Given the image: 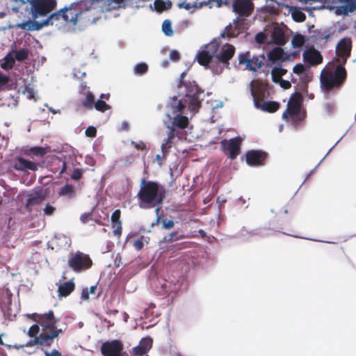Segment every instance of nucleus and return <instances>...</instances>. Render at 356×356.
Here are the masks:
<instances>
[{
    "instance_id": "61",
    "label": "nucleus",
    "mask_w": 356,
    "mask_h": 356,
    "mask_svg": "<svg viewBox=\"0 0 356 356\" xmlns=\"http://www.w3.org/2000/svg\"><path fill=\"white\" fill-rule=\"evenodd\" d=\"M10 81L8 76L3 74L0 72V88L5 86Z\"/></svg>"
},
{
    "instance_id": "32",
    "label": "nucleus",
    "mask_w": 356,
    "mask_h": 356,
    "mask_svg": "<svg viewBox=\"0 0 356 356\" xmlns=\"http://www.w3.org/2000/svg\"><path fill=\"white\" fill-rule=\"evenodd\" d=\"M101 3V0H81L77 6H79V8L80 9L79 12H86L91 9L95 8L97 7V4Z\"/></svg>"
},
{
    "instance_id": "59",
    "label": "nucleus",
    "mask_w": 356,
    "mask_h": 356,
    "mask_svg": "<svg viewBox=\"0 0 356 356\" xmlns=\"http://www.w3.org/2000/svg\"><path fill=\"white\" fill-rule=\"evenodd\" d=\"M131 145H134V147L137 150H145L147 149L146 145L143 141L139 142H134L131 141Z\"/></svg>"
},
{
    "instance_id": "12",
    "label": "nucleus",
    "mask_w": 356,
    "mask_h": 356,
    "mask_svg": "<svg viewBox=\"0 0 356 356\" xmlns=\"http://www.w3.org/2000/svg\"><path fill=\"white\" fill-rule=\"evenodd\" d=\"M101 353L103 356H127L123 351L124 346L120 340L108 341L101 346Z\"/></svg>"
},
{
    "instance_id": "16",
    "label": "nucleus",
    "mask_w": 356,
    "mask_h": 356,
    "mask_svg": "<svg viewBox=\"0 0 356 356\" xmlns=\"http://www.w3.org/2000/svg\"><path fill=\"white\" fill-rule=\"evenodd\" d=\"M47 198V194L42 190L35 191L26 195L24 203V209L28 213H31L36 209V207L40 206Z\"/></svg>"
},
{
    "instance_id": "3",
    "label": "nucleus",
    "mask_w": 356,
    "mask_h": 356,
    "mask_svg": "<svg viewBox=\"0 0 356 356\" xmlns=\"http://www.w3.org/2000/svg\"><path fill=\"white\" fill-rule=\"evenodd\" d=\"M347 78V72L343 66L338 65L334 72H322L321 74V86L326 92L340 88Z\"/></svg>"
},
{
    "instance_id": "26",
    "label": "nucleus",
    "mask_w": 356,
    "mask_h": 356,
    "mask_svg": "<svg viewBox=\"0 0 356 356\" xmlns=\"http://www.w3.org/2000/svg\"><path fill=\"white\" fill-rule=\"evenodd\" d=\"M64 11L62 14V19L65 23H72L73 25H76L78 21V18L81 15V12L75 10L72 8H65Z\"/></svg>"
},
{
    "instance_id": "27",
    "label": "nucleus",
    "mask_w": 356,
    "mask_h": 356,
    "mask_svg": "<svg viewBox=\"0 0 356 356\" xmlns=\"http://www.w3.org/2000/svg\"><path fill=\"white\" fill-rule=\"evenodd\" d=\"M213 54L208 51L202 50L199 51L196 56V59L198 63L206 68H210L209 64L211 63L213 60Z\"/></svg>"
},
{
    "instance_id": "64",
    "label": "nucleus",
    "mask_w": 356,
    "mask_h": 356,
    "mask_svg": "<svg viewBox=\"0 0 356 356\" xmlns=\"http://www.w3.org/2000/svg\"><path fill=\"white\" fill-rule=\"evenodd\" d=\"M278 83H280V86L284 89H289L291 87V84L289 81L282 79L280 81H278Z\"/></svg>"
},
{
    "instance_id": "5",
    "label": "nucleus",
    "mask_w": 356,
    "mask_h": 356,
    "mask_svg": "<svg viewBox=\"0 0 356 356\" xmlns=\"http://www.w3.org/2000/svg\"><path fill=\"white\" fill-rule=\"evenodd\" d=\"M67 264L74 272L81 273L89 269L92 265V261L88 254L76 251L70 256Z\"/></svg>"
},
{
    "instance_id": "60",
    "label": "nucleus",
    "mask_w": 356,
    "mask_h": 356,
    "mask_svg": "<svg viewBox=\"0 0 356 356\" xmlns=\"http://www.w3.org/2000/svg\"><path fill=\"white\" fill-rule=\"evenodd\" d=\"M266 39V35L263 32L258 33L255 35V41L257 43L263 44L265 42Z\"/></svg>"
},
{
    "instance_id": "23",
    "label": "nucleus",
    "mask_w": 356,
    "mask_h": 356,
    "mask_svg": "<svg viewBox=\"0 0 356 356\" xmlns=\"http://www.w3.org/2000/svg\"><path fill=\"white\" fill-rule=\"evenodd\" d=\"M169 129L168 137L163 140V143L161 145V150L163 154H166L169 151V149L172 147V145L174 143L173 140L175 139V137L181 138L180 131L176 129Z\"/></svg>"
},
{
    "instance_id": "4",
    "label": "nucleus",
    "mask_w": 356,
    "mask_h": 356,
    "mask_svg": "<svg viewBox=\"0 0 356 356\" xmlns=\"http://www.w3.org/2000/svg\"><path fill=\"white\" fill-rule=\"evenodd\" d=\"M15 2H20L25 4L30 2L31 14L35 19L40 17L48 15L56 7V0H14Z\"/></svg>"
},
{
    "instance_id": "63",
    "label": "nucleus",
    "mask_w": 356,
    "mask_h": 356,
    "mask_svg": "<svg viewBox=\"0 0 356 356\" xmlns=\"http://www.w3.org/2000/svg\"><path fill=\"white\" fill-rule=\"evenodd\" d=\"M325 109L327 113L331 114L334 110V104L331 102L327 103L325 105Z\"/></svg>"
},
{
    "instance_id": "10",
    "label": "nucleus",
    "mask_w": 356,
    "mask_h": 356,
    "mask_svg": "<svg viewBox=\"0 0 356 356\" xmlns=\"http://www.w3.org/2000/svg\"><path fill=\"white\" fill-rule=\"evenodd\" d=\"M352 49V42L349 38L341 39L336 45V54L337 56V62L339 65L343 66L350 56Z\"/></svg>"
},
{
    "instance_id": "57",
    "label": "nucleus",
    "mask_w": 356,
    "mask_h": 356,
    "mask_svg": "<svg viewBox=\"0 0 356 356\" xmlns=\"http://www.w3.org/2000/svg\"><path fill=\"white\" fill-rule=\"evenodd\" d=\"M306 70L305 69V67L303 64L302 63H298L296 64L293 68V73L296 74H298V75H300L302 74Z\"/></svg>"
},
{
    "instance_id": "34",
    "label": "nucleus",
    "mask_w": 356,
    "mask_h": 356,
    "mask_svg": "<svg viewBox=\"0 0 356 356\" xmlns=\"http://www.w3.org/2000/svg\"><path fill=\"white\" fill-rule=\"evenodd\" d=\"M172 6V3L169 0H155L154 2V10L159 13L170 9Z\"/></svg>"
},
{
    "instance_id": "15",
    "label": "nucleus",
    "mask_w": 356,
    "mask_h": 356,
    "mask_svg": "<svg viewBox=\"0 0 356 356\" xmlns=\"http://www.w3.org/2000/svg\"><path fill=\"white\" fill-rule=\"evenodd\" d=\"M330 8L337 15H348L356 11V0H332Z\"/></svg>"
},
{
    "instance_id": "62",
    "label": "nucleus",
    "mask_w": 356,
    "mask_h": 356,
    "mask_svg": "<svg viewBox=\"0 0 356 356\" xmlns=\"http://www.w3.org/2000/svg\"><path fill=\"white\" fill-rule=\"evenodd\" d=\"M170 58L172 61H175V62L178 61L180 59V54L177 51L172 50L170 52Z\"/></svg>"
},
{
    "instance_id": "6",
    "label": "nucleus",
    "mask_w": 356,
    "mask_h": 356,
    "mask_svg": "<svg viewBox=\"0 0 356 356\" xmlns=\"http://www.w3.org/2000/svg\"><path fill=\"white\" fill-rule=\"evenodd\" d=\"M29 317L41 326L42 331L62 330L56 326L60 319L55 317L52 310L44 314L33 313Z\"/></svg>"
},
{
    "instance_id": "54",
    "label": "nucleus",
    "mask_w": 356,
    "mask_h": 356,
    "mask_svg": "<svg viewBox=\"0 0 356 356\" xmlns=\"http://www.w3.org/2000/svg\"><path fill=\"white\" fill-rule=\"evenodd\" d=\"M144 236H140L133 242V246L136 250H140L144 246Z\"/></svg>"
},
{
    "instance_id": "7",
    "label": "nucleus",
    "mask_w": 356,
    "mask_h": 356,
    "mask_svg": "<svg viewBox=\"0 0 356 356\" xmlns=\"http://www.w3.org/2000/svg\"><path fill=\"white\" fill-rule=\"evenodd\" d=\"M239 65H245L250 71L257 72L264 65L265 56L264 54L252 56L250 51L241 53L238 56Z\"/></svg>"
},
{
    "instance_id": "52",
    "label": "nucleus",
    "mask_w": 356,
    "mask_h": 356,
    "mask_svg": "<svg viewBox=\"0 0 356 356\" xmlns=\"http://www.w3.org/2000/svg\"><path fill=\"white\" fill-rule=\"evenodd\" d=\"M139 344L144 348H146L147 351H149L152 346V339L148 337L144 338L140 341Z\"/></svg>"
},
{
    "instance_id": "9",
    "label": "nucleus",
    "mask_w": 356,
    "mask_h": 356,
    "mask_svg": "<svg viewBox=\"0 0 356 356\" xmlns=\"http://www.w3.org/2000/svg\"><path fill=\"white\" fill-rule=\"evenodd\" d=\"M63 333V330L42 331V332L35 337L33 340L27 342L25 345L26 347H32L35 345L49 348L54 339L58 338L59 334Z\"/></svg>"
},
{
    "instance_id": "40",
    "label": "nucleus",
    "mask_w": 356,
    "mask_h": 356,
    "mask_svg": "<svg viewBox=\"0 0 356 356\" xmlns=\"http://www.w3.org/2000/svg\"><path fill=\"white\" fill-rule=\"evenodd\" d=\"M157 215H159V213ZM159 222L162 223V227L165 229H170L175 225V222L172 220H168L167 218H163L160 216H158L156 219L155 224L157 225ZM154 225V223L152 224V225Z\"/></svg>"
},
{
    "instance_id": "58",
    "label": "nucleus",
    "mask_w": 356,
    "mask_h": 356,
    "mask_svg": "<svg viewBox=\"0 0 356 356\" xmlns=\"http://www.w3.org/2000/svg\"><path fill=\"white\" fill-rule=\"evenodd\" d=\"M85 134L88 137L95 138L97 136V129L93 126H90L86 129Z\"/></svg>"
},
{
    "instance_id": "41",
    "label": "nucleus",
    "mask_w": 356,
    "mask_h": 356,
    "mask_svg": "<svg viewBox=\"0 0 356 356\" xmlns=\"http://www.w3.org/2000/svg\"><path fill=\"white\" fill-rule=\"evenodd\" d=\"M187 238L184 234H180L177 231L173 232L163 238V241L167 243H172L174 241Z\"/></svg>"
},
{
    "instance_id": "31",
    "label": "nucleus",
    "mask_w": 356,
    "mask_h": 356,
    "mask_svg": "<svg viewBox=\"0 0 356 356\" xmlns=\"http://www.w3.org/2000/svg\"><path fill=\"white\" fill-rule=\"evenodd\" d=\"M95 102V95L90 91H87L84 94V98L81 100V106L86 110L91 111L93 109V106Z\"/></svg>"
},
{
    "instance_id": "19",
    "label": "nucleus",
    "mask_w": 356,
    "mask_h": 356,
    "mask_svg": "<svg viewBox=\"0 0 356 356\" xmlns=\"http://www.w3.org/2000/svg\"><path fill=\"white\" fill-rule=\"evenodd\" d=\"M267 153L261 150H249L245 154V160L249 165H261L267 158Z\"/></svg>"
},
{
    "instance_id": "8",
    "label": "nucleus",
    "mask_w": 356,
    "mask_h": 356,
    "mask_svg": "<svg viewBox=\"0 0 356 356\" xmlns=\"http://www.w3.org/2000/svg\"><path fill=\"white\" fill-rule=\"evenodd\" d=\"M154 285L156 292L161 296L176 293L181 287L180 282L174 277L171 280L159 277L156 279Z\"/></svg>"
},
{
    "instance_id": "29",
    "label": "nucleus",
    "mask_w": 356,
    "mask_h": 356,
    "mask_svg": "<svg viewBox=\"0 0 356 356\" xmlns=\"http://www.w3.org/2000/svg\"><path fill=\"white\" fill-rule=\"evenodd\" d=\"M273 42L278 45H284L286 42L284 31L280 27H275L271 35Z\"/></svg>"
},
{
    "instance_id": "56",
    "label": "nucleus",
    "mask_w": 356,
    "mask_h": 356,
    "mask_svg": "<svg viewBox=\"0 0 356 356\" xmlns=\"http://www.w3.org/2000/svg\"><path fill=\"white\" fill-rule=\"evenodd\" d=\"M92 211L86 212L81 215L80 220L81 221L82 223L86 224L87 222H88L90 220H92Z\"/></svg>"
},
{
    "instance_id": "25",
    "label": "nucleus",
    "mask_w": 356,
    "mask_h": 356,
    "mask_svg": "<svg viewBox=\"0 0 356 356\" xmlns=\"http://www.w3.org/2000/svg\"><path fill=\"white\" fill-rule=\"evenodd\" d=\"M14 168L15 170L20 171H26L28 170L35 171L38 170V164L19 157L15 161Z\"/></svg>"
},
{
    "instance_id": "21",
    "label": "nucleus",
    "mask_w": 356,
    "mask_h": 356,
    "mask_svg": "<svg viewBox=\"0 0 356 356\" xmlns=\"http://www.w3.org/2000/svg\"><path fill=\"white\" fill-rule=\"evenodd\" d=\"M235 54V47L231 44H225L220 52L217 55L218 60L227 66L229 65V61L233 58Z\"/></svg>"
},
{
    "instance_id": "18",
    "label": "nucleus",
    "mask_w": 356,
    "mask_h": 356,
    "mask_svg": "<svg viewBox=\"0 0 356 356\" xmlns=\"http://www.w3.org/2000/svg\"><path fill=\"white\" fill-rule=\"evenodd\" d=\"M251 94L255 107H258V105L262 103L268 95L267 86L260 83H257L255 85L252 83Z\"/></svg>"
},
{
    "instance_id": "50",
    "label": "nucleus",
    "mask_w": 356,
    "mask_h": 356,
    "mask_svg": "<svg viewBox=\"0 0 356 356\" xmlns=\"http://www.w3.org/2000/svg\"><path fill=\"white\" fill-rule=\"evenodd\" d=\"M56 210V207L54 205L47 203L46 204L44 208L43 209V215L47 216H53Z\"/></svg>"
},
{
    "instance_id": "2",
    "label": "nucleus",
    "mask_w": 356,
    "mask_h": 356,
    "mask_svg": "<svg viewBox=\"0 0 356 356\" xmlns=\"http://www.w3.org/2000/svg\"><path fill=\"white\" fill-rule=\"evenodd\" d=\"M165 195L166 191L163 186L158 182L143 179L136 197L140 208L151 209L156 207L155 211L158 214L161 209V205L165 198Z\"/></svg>"
},
{
    "instance_id": "47",
    "label": "nucleus",
    "mask_w": 356,
    "mask_h": 356,
    "mask_svg": "<svg viewBox=\"0 0 356 356\" xmlns=\"http://www.w3.org/2000/svg\"><path fill=\"white\" fill-rule=\"evenodd\" d=\"M120 216H121V211L120 209H116L113 211V213L111 215V224L112 227H115L116 225L122 224V222L120 220Z\"/></svg>"
},
{
    "instance_id": "35",
    "label": "nucleus",
    "mask_w": 356,
    "mask_h": 356,
    "mask_svg": "<svg viewBox=\"0 0 356 356\" xmlns=\"http://www.w3.org/2000/svg\"><path fill=\"white\" fill-rule=\"evenodd\" d=\"M58 195L72 198L76 195V191L72 184H67L59 189Z\"/></svg>"
},
{
    "instance_id": "42",
    "label": "nucleus",
    "mask_w": 356,
    "mask_h": 356,
    "mask_svg": "<svg viewBox=\"0 0 356 356\" xmlns=\"http://www.w3.org/2000/svg\"><path fill=\"white\" fill-rule=\"evenodd\" d=\"M236 35L237 33H236V30L233 28L231 24L226 26L223 31L220 33V37L222 38H230L236 37Z\"/></svg>"
},
{
    "instance_id": "22",
    "label": "nucleus",
    "mask_w": 356,
    "mask_h": 356,
    "mask_svg": "<svg viewBox=\"0 0 356 356\" xmlns=\"http://www.w3.org/2000/svg\"><path fill=\"white\" fill-rule=\"evenodd\" d=\"M310 38L312 42L316 43H326L332 35V33L328 29H319L310 31Z\"/></svg>"
},
{
    "instance_id": "45",
    "label": "nucleus",
    "mask_w": 356,
    "mask_h": 356,
    "mask_svg": "<svg viewBox=\"0 0 356 356\" xmlns=\"http://www.w3.org/2000/svg\"><path fill=\"white\" fill-rule=\"evenodd\" d=\"M46 153L47 151L42 147H33L27 150L28 154H33L38 156H43Z\"/></svg>"
},
{
    "instance_id": "20",
    "label": "nucleus",
    "mask_w": 356,
    "mask_h": 356,
    "mask_svg": "<svg viewBox=\"0 0 356 356\" xmlns=\"http://www.w3.org/2000/svg\"><path fill=\"white\" fill-rule=\"evenodd\" d=\"M303 60L310 65H317L323 62V56L321 53L312 47L307 48L303 53Z\"/></svg>"
},
{
    "instance_id": "14",
    "label": "nucleus",
    "mask_w": 356,
    "mask_h": 356,
    "mask_svg": "<svg viewBox=\"0 0 356 356\" xmlns=\"http://www.w3.org/2000/svg\"><path fill=\"white\" fill-rule=\"evenodd\" d=\"M302 101V96L300 92L293 93L288 102L287 109L283 113L282 118L289 121V115L291 118L298 116L300 113Z\"/></svg>"
},
{
    "instance_id": "36",
    "label": "nucleus",
    "mask_w": 356,
    "mask_h": 356,
    "mask_svg": "<svg viewBox=\"0 0 356 356\" xmlns=\"http://www.w3.org/2000/svg\"><path fill=\"white\" fill-rule=\"evenodd\" d=\"M290 13L292 19L297 22H302L306 19L305 14L301 10L300 8L292 6L290 8Z\"/></svg>"
},
{
    "instance_id": "13",
    "label": "nucleus",
    "mask_w": 356,
    "mask_h": 356,
    "mask_svg": "<svg viewBox=\"0 0 356 356\" xmlns=\"http://www.w3.org/2000/svg\"><path fill=\"white\" fill-rule=\"evenodd\" d=\"M63 11L64 10L61 9L60 10L50 15L47 19L42 20L41 22L33 20L23 23L21 25V27L24 29L30 31L40 30L45 26H48L49 24L52 25L54 21H57L60 18H62V14L63 13Z\"/></svg>"
},
{
    "instance_id": "53",
    "label": "nucleus",
    "mask_w": 356,
    "mask_h": 356,
    "mask_svg": "<svg viewBox=\"0 0 356 356\" xmlns=\"http://www.w3.org/2000/svg\"><path fill=\"white\" fill-rule=\"evenodd\" d=\"M40 331V327L38 324H34L29 328L28 331V335L30 337L35 338V337H38V334Z\"/></svg>"
},
{
    "instance_id": "55",
    "label": "nucleus",
    "mask_w": 356,
    "mask_h": 356,
    "mask_svg": "<svg viewBox=\"0 0 356 356\" xmlns=\"http://www.w3.org/2000/svg\"><path fill=\"white\" fill-rule=\"evenodd\" d=\"M83 175V170L80 168H75L71 175V178L73 180H79Z\"/></svg>"
},
{
    "instance_id": "51",
    "label": "nucleus",
    "mask_w": 356,
    "mask_h": 356,
    "mask_svg": "<svg viewBox=\"0 0 356 356\" xmlns=\"http://www.w3.org/2000/svg\"><path fill=\"white\" fill-rule=\"evenodd\" d=\"M147 353V351L146 350V348H144L140 344L133 348L131 351V353L136 356H142L146 354Z\"/></svg>"
},
{
    "instance_id": "43",
    "label": "nucleus",
    "mask_w": 356,
    "mask_h": 356,
    "mask_svg": "<svg viewBox=\"0 0 356 356\" xmlns=\"http://www.w3.org/2000/svg\"><path fill=\"white\" fill-rule=\"evenodd\" d=\"M3 60L4 62L1 64V67L3 70H10L13 67L15 61V57L10 54H8Z\"/></svg>"
},
{
    "instance_id": "46",
    "label": "nucleus",
    "mask_w": 356,
    "mask_h": 356,
    "mask_svg": "<svg viewBox=\"0 0 356 356\" xmlns=\"http://www.w3.org/2000/svg\"><path fill=\"white\" fill-rule=\"evenodd\" d=\"M29 56V51L26 49H21L15 51V59L17 61H23Z\"/></svg>"
},
{
    "instance_id": "11",
    "label": "nucleus",
    "mask_w": 356,
    "mask_h": 356,
    "mask_svg": "<svg viewBox=\"0 0 356 356\" xmlns=\"http://www.w3.org/2000/svg\"><path fill=\"white\" fill-rule=\"evenodd\" d=\"M221 149L230 159H235L240 154L241 140L235 137L229 140L224 139L220 142Z\"/></svg>"
},
{
    "instance_id": "37",
    "label": "nucleus",
    "mask_w": 356,
    "mask_h": 356,
    "mask_svg": "<svg viewBox=\"0 0 356 356\" xmlns=\"http://www.w3.org/2000/svg\"><path fill=\"white\" fill-rule=\"evenodd\" d=\"M287 72V70L286 69H284L282 67H275L272 69L271 71V76H272V80L275 83H278L280 80L282 79V76L286 74Z\"/></svg>"
},
{
    "instance_id": "30",
    "label": "nucleus",
    "mask_w": 356,
    "mask_h": 356,
    "mask_svg": "<svg viewBox=\"0 0 356 356\" xmlns=\"http://www.w3.org/2000/svg\"><path fill=\"white\" fill-rule=\"evenodd\" d=\"M284 56V51L281 47H275L268 54V60L273 63L280 60L284 61L286 58Z\"/></svg>"
},
{
    "instance_id": "17",
    "label": "nucleus",
    "mask_w": 356,
    "mask_h": 356,
    "mask_svg": "<svg viewBox=\"0 0 356 356\" xmlns=\"http://www.w3.org/2000/svg\"><path fill=\"white\" fill-rule=\"evenodd\" d=\"M233 11L240 17H249L254 10V3L251 0H234Z\"/></svg>"
},
{
    "instance_id": "1",
    "label": "nucleus",
    "mask_w": 356,
    "mask_h": 356,
    "mask_svg": "<svg viewBox=\"0 0 356 356\" xmlns=\"http://www.w3.org/2000/svg\"><path fill=\"white\" fill-rule=\"evenodd\" d=\"M186 75V72H185L181 74L178 83L179 88L184 86L186 88L184 98L177 102V98L175 97V105H173V103L172 102V107L173 108V111L176 115L173 118L171 124L168 125L167 128L176 129H184L186 128L188 125V119L186 116L182 115L181 113L183 112L184 108L186 107H188V108L191 111L198 112L201 106V102L203 98H201L200 96L204 93V90L200 88L194 81H188V82H186L184 81Z\"/></svg>"
},
{
    "instance_id": "28",
    "label": "nucleus",
    "mask_w": 356,
    "mask_h": 356,
    "mask_svg": "<svg viewBox=\"0 0 356 356\" xmlns=\"http://www.w3.org/2000/svg\"><path fill=\"white\" fill-rule=\"evenodd\" d=\"M75 289V284L72 280L61 284L58 286V292L59 297H67Z\"/></svg>"
},
{
    "instance_id": "24",
    "label": "nucleus",
    "mask_w": 356,
    "mask_h": 356,
    "mask_svg": "<svg viewBox=\"0 0 356 356\" xmlns=\"http://www.w3.org/2000/svg\"><path fill=\"white\" fill-rule=\"evenodd\" d=\"M126 1L127 0H101V11L104 13L120 8H125L127 5Z\"/></svg>"
},
{
    "instance_id": "49",
    "label": "nucleus",
    "mask_w": 356,
    "mask_h": 356,
    "mask_svg": "<svg viewBox=\"0 0 356 356\" xmlns=\"http://www.w3.org/2000/svg\"><path fill=\"white\" fill-rule=\"evenodd\" d=\"M148 70V65L145 63H140L135 65L134 72L136 74L142 75L145 74Z\"/></svg>"
},
{
    "instance_id": "39",
    "label": "nucleus",
    "mask_w": 356,
    "mask_h": 356,
    "mask_svg": "<svg viewBox=\"0 0 356 356\" xmlns=\"http://www.w3.org/2000/svg\"><path fill=\"white\" fill-rule=\"evenodd\" d=\"M306 40L304 35L300 33H296L292 38L291 44L293 48L298 49L302 47Z\"/></svg>"
},
{
    "instance_id": "48",
    "label": "nucleus",
    "mask_w": 356,
    "mask_h": 356,
    "mask_svg": "<svg viewBox=\"0 0 356 356\" xmlns=\"http://www.w3.org/2000/svg\"><path fill=\"white\" fill-rule=\"evenodd\" d=\"M162 30L165 35L172 36L173 31L172 29V24L169 19H165L162 24Z\"/></svg>"
},
{
    "instance_id": "38",
    "label": "nucleus",
    "mask_w": 356,
    "mask_h": 356,
    "mask_svg": "<svg viewBox=\"0 0 356 356\" xmlns=\"http://www.w3.org/2000/svg\"><path fill=\"white\" fill-rule=\"evenodd\" d=\"M92 295L93 298H96L99 296V293H97V286H91L90 289H83L81 292V298L86 300L90 299L89 295Z\"/></svg>"
},
{
    "instance_id": "33",
    "label": "nucleus",
    "mask_w": 356,
    "mask_h": 356,
    "mask_svg": "<svg viewBox=\"0 0 356 356\" xmlns=\"http://www.w3.org/2000/svg\"><path fill=\"white\" fill-rule=\"evenodd\" d=\"M257 108H259L263 111L268 112V113H274L277 111L280 108V103L277 102L268 101V102H263Z\"/></svg>"
},
{
    "instance_id": "44",
    "label": "nucleus",
    "mask_w": 356,
    "mask_h": 356,
    "mask_svg": "<svg viewBox=\"0 0 356 356\" xmlns=\"http://www.w3.org/2000/svg\"><path fill=\"white\" fill-rule=\"evenodd\" d=\"M94 108L97 111L104 113L106 111L109 110L111 108V106L106 104L104 100L98 99L97 102H95L93 108Z\"/></svg>"
}]
</instances>
